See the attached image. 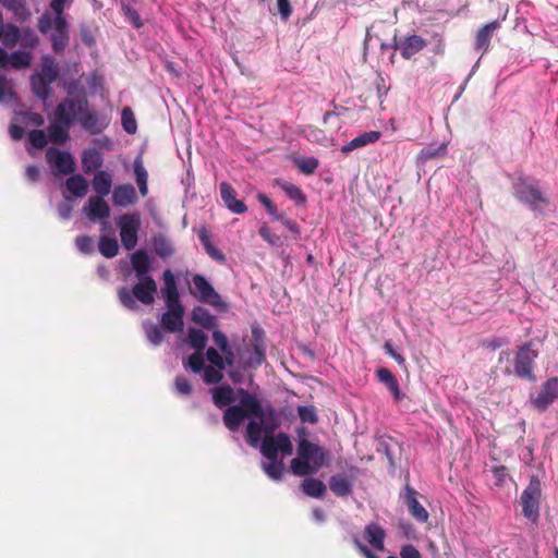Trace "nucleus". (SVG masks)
Wrapping results in <instances>:
<instances>
[{"label":"nucleus","mask_w":558,"mask_h":558,"mask_svg":"<svg viewBox=\"0 0 558 558\" xmlns=\"http://www.w3.org/2000/svg\"><path fill=\"white\" fill-rule=\"evenodd\" d=\"M240 404L248 414L246 439L251 447L257 448L260 437L272 434L279 426V420L272 407H264L258 399L245 389L238 390Z\"/></svg>","instance_id":"obj_1"},{"label":"nucleus","mask_w":558,"mask_h":558,"mask_svg":"<svg viewBox=\"0 0 558 558\" xmlns=\"http://www.w3.org/2000/svg\"><path fill=\"white\" fill-rule=\"evenodd\" d=\"M262 454L268 460L263 462L264 472L274 481H279L284 471L283 458L293 453V445L286 433H279L276 436L266 435L260 438L259 446Z\"/></svg>","instance_id":"obj_2"},{"label":"nucleus","mask_w":558,"mask_h":558,"mask_svg":"<svg viewBox=\"0 0 558 558\" xmlns=\"http://www.w3.org/2000/svg\"><path fill=\"white\" fill-rule=\"evenodd\" d=\"M158 292L157 282L154 278L136 279L132 288L126 286L120 287L117 291L120 304L129 310H138L137 302L149 306L155 303Z\"/></svg>","instance_id":"obj_3"},{"label":"nucleus","mask_w":558,"mask_h":558,"mask_svg":"<svg viewBox=\"0 0 558 558\" xmlns=\"http://www.w3.org/2000/svg\"><path fill=\"white\" fill-rule=\"evenodd\" d=\"M325 463V452L316 444L303 438L298 445V457L292 459L290 468L293 474L307 476L316 473Z\"/></svg>","instance_id":"obj_4"},{"label":"nucleus","mask_w":558,"mask_h":558,"mask_svg":"<svg viewBox=\"0 0 558 558\" xmlns=\"http://www.w3.org/2000/svg\"><path fill=\"white\" fill-rule=\"evenodd\" d=\"M116 225L120 230L122 246L126 251L135 248L138 242V232L141 229V215L138 213L123 214L116 218Z\"/></svg>","instance_id":"obj_5"},{"label":"nucleus","mask_w":558,"mask_h":558,"mask_svg":"<svg viewBox=\"0 0 558 558\" xmlns=\"http://www.w3.org/2000/svg\"><path fill=\"white\" fill-rule=\"evenodd\" d=\"M542 495L541 482L536 476H532L529 485L520 496L522 513L525 519L532 523H537L539 519V500Z\"/></svg>","instance_id":"obj_6"},{"label":"nucleus","mask_w":558,"mask_h":558,"mask_svg":"<svg viewBox=\"0 0 558 558\" xmlns=\"http://www.w3.org/2000/svg\"><path fill=\"white\" fill-rule=\"evenodd\" d=\"M514 196L523 204L530 206L532 210H536L538 205L546 203L538 184L534 179L519 177L512 185Z\"/></svg>","instance_id":"obj_7"},{"label":"nucleus","mask_w":558,"mask_h":558,"mask_svg":"<svg viewBox=\"0 0 558 558\" xmlns=\"http://www.w3.org/2000/svg\"><path fill=\"white\" fill-rule=\"evenodd\" d=\"M87 108L88 100L84 97L78 99L65 98L57 105L52 116L61 122L73 126L75 122H80V117Z\"/></svg>","instance_id":"obj_8"},{"label":"nucleus","mask_w":558,"mask_h":558,"mask_svg":"<svg viewBox=\"0 0 558 558\" xmlns=\"http://www.w3.org/2000/svg\"><path fill=\"white\" fill-rule=\"evenodd\" d=\"M192 282L195 289L192 293L199 302L209 304L219 311L226 310V303L222 301L213 284L203 275H194Z\"/></svg>","instance_id":"obj_9"},{"label":"nucleus","mask_w":558,"mask_h":558,"mask_svg":"<svg viewBox=\"0 0 558 558\" xmlns=\"http://www.w3.org/2000/svg\"><path fill=\"white\" fill-rule=\"evenodd\" d=\"M537 357V352L532 349V343H525L521 345L514 357V369L513 373L523 379L534 381L536 379L534 375V361Z\"/></svg>","instance_id":"obj_10"},{"label":"nucleus","mask_w":558,"mask_h":558,"mask_svg":"<svg viewBox=\"0 0 558 558\" xmlns=\"http://www.w3.org/2000/svg\"><path fill=\"white\" fill-rule=\"evenodd\" d=\"M46 158L54 175H68L75 171V160L69 151L49 147L46 151Z\"/></svg>","instance_id":"obj_11"},{"label":"nucleus","mask_w":558,"mask_h":558,"mask_svg":"<svg viewBox=\"0 0 558 558\" xmlns=\"http://www.w3.org/2000/svg\"><path fill=\"white\" fill-rule=\"evenodd\" d=\"M558 399V377H550L541 387L536 397L531 398L538 412H545Z\"/></svg>","instance_id":"obj_12"},{"label":"nucleus","mask_w":558,"mask_h":558,"mask_svg":"<svg viewBox=\"0 0 558 558\" xmlns=\"http://www.w3.org/2000/svg\"><path fill=\"white\" fill-rule=\"evenodd\" d=\"M395 50H399L402 58L409 60L415 53L420 52L426 46L425 39L418 35H410L404 38H399L397 33L393 36Z\"/></svg>","instance_id":"obj_13"},{"label":"nucleus","mask_w":558,"mask_h":558,"mask_svg":"<svg viewBox=\"0 0 558 558\" xmlns=\"http://www.w3.org/2000/svg\"><path fill=\"white\" fill-rule=\"evenodd\" d=\"M78 123L89 134L98 135L108 128L110 120L104 114L89 110L88 107L80 117Z\"/></svg>","instance_id":"obj_14"},{"label":"nucleus","mask_w":558,"mask_h":558,"mask_svg":"<svg viewBox=\"0 0 558 558\" xmlns=\"http://www.w3.org/2000/svg\"><path fill=\"white\" fill-rule=\"evenodd\" d=\"M265 357L264 343H253L240 354V363L244 369H256L264 363Z\"/></svg>","instance_id":"obj_15"},{"label":"nucleus","mask_w":558,"mask_h":558,"mask_svg":"<svg viewBox=\"0 0 558 558\" xmlns=\"http://www.w3.org/2000/svg\"><path fill=\"white\" fill-rule=\"evenodd\" d=\"M417 493L411 486L407 485L404 492L400 495L403 504L408 507L410 514L421 523L428 520L429 514L427 510L418 502Z\"/></svg>","instance_id":"obj_16"},{"label":"nucleus","mask_w":558,"mask_h":558,"mask_svg":"<svg viewBox=\"0 0 558 558\" xmlns=\"http://www.w3.org/2000/svg\"><path fill=\"white\" fill-rule=\"evenodd\" d=\"M219 191L221 199L231 213L241 215L247 210L246 205L236 198V192L229 183L221 182Z\"/></svg>","instance_id":"obj_17"},{"label":"nucleus","mask_w":558,"mask_h":558,"mask_svg":"<svg viewBox=\"0 0 558 558\" xmlns=\"http://www.w3.org/2000/svg\"><path fill=\"white\" fill-rule=\"evenodd\" d=\"M131 265L136 279L153 278L151 260L145 250H137L131 255Z\"/></svg>","instance_id":"obj_18"},{"label":"nucleus","mask_w":558,"mask_h":558,"mask_svg":"<svg viewBox=\"0 0 558 558\" xmlns=\"http://www.w3.org/2000/svg\"><path fill=\"white\" fill-rule=\"evenodd\" d=\"M84 211L92 221L108 219L110 216V207L104 197L90 196Z\"/></svg>","instance_id":"obj_19"},{"label":"nucleus","mask_w":558,"mask_h":558,"mask_svg":"<svg viewBox=\"0 0 558 558\" xmlns=\"http://www.w3.org/2000/svg\"><path fill=\"white\" fill-rule=\"evenodd\" d=\"M112 202L114 206L128 207L137 202L136 190L132 184H120L114 186L112 192Z\"/></svg>","instance_id":"obj_20"},{"label":"nucleus","mask_w":558,"mask_h":558,"mask_svg":"<svg viewBox=\"0 0 558 558\" xmlns=\"http://www.w3.org/2000/svg\"><path fill=\"white\" fill-rule=\"evenodd\" d=\"M385 537V530L377 523H369L364 529V538L374 550H384Z\"/></svg>","instance_id":"obj_21"},{"label":"nucleus","mask_w":558,"mask_h":558,"mask_svg":"<svg viewBox=\"0 0 558 558\" xmlns=\"http://www.w3.org/2000/svg\"><path fill=\"white\" fill-rule=\"evenodd\" d=\"M377 379L383 383L392 395L395 401L399 402L404 398V393L400 390L399 383L395 375L386 367H379L376 371Z\"/></svg>","instance_id":"obj_22"},{"label":"nucleus","mask_w":558,"mask_h":558,"mask_svg":"<svg viewBox=\"0 0 558 558\" xmlns=\"http://www.w3.org/2000/svg\"><path fill=\"white\" fill-rule=\"evenodd\" d=\"M500 27L498 21H493L481 27L475 36L474 47L485 53L488 50L493 34Z\"/></svg>","instance_id":"obj_23"},{"label":"nucleus","mask_w":558,"mask_h":558,"mask_svg":"<svg viewBox=\"0 0 558 558\" xmlns=\"http://www.w3.org/2000/svg\"><path fill=\"white\" fill-rule=\"evenodd\" d=\"M245 418L248 414L242 405H231L225 411L223 423L231 432H236Z\"/></svg>","instance_id":"obj_24"},{"label":"nucleus","mask_w":558,"mask_h":558,"mask_svg":"<svg viewBox=\"0 0 558 558\" xmlns=\"http://www.w3.org/2000/svg\"><path fill=\"white\" fill-rule=\"evenodd\" d=\"M71 125L61 122L52 116L48 126V136L52 143L64 144L70 138Z\"/></svg>","instance_id":"obj_25"},{"label":"nucleus","mask_w":558,"mask_h":558,"mask_svg":"<svg viewBox=\"0 0 558 558\" xmlns=\"http://www.w3.org/2000/svg\"><path fill=\"white\" fill-rule=\"evenodd\" d=\"M381 136L379 131H368L354 137L352 141L341 147L343 154H349L357 148L365 147L369 144L376 143Z\"/></svg>","instance_id":"obj_26"},{"label":"nucleus","mask_w":558,"mask_h":558,"mask_svg":"<svg viewBox=\"0 0 558 558\" xmlns=\"http://www.w3.org/2000/svg\"><path fill=\"white\" fill-rule=\"evenodd\" d=\"M21 39V29L12 24H4L2 13L0 12V40L8 48L15 47Z\"/></svg>","instance_id":"obj_27"},{"label":"nucleus","mask_w":558,"mask_h":558,"mask_svg":"<svg viewBox=\"0 0 558 558\" xmlns=\"http://www.w3.org/2000/svg\"><path fill=\"white\" fill-rule=\"evenodd\" d=\"M81 160L83 171L86 174L95 172L104 163L102 154L96 147L83 150Z\"/></svg>","instance_id":"obj_28"},{"label":"nucleus","mask_w":558,"mask_h":558,"mask_svg":"<svg viewBox=\"0 0 558 558\" xmlns=\"http://www.w3.org/2000/svg\"><path fill=\"white\" fill-rule=\"evenodd\" d=\"M93 189L96 192V197H105L111 191L112 177L105 170H98L95 172L93 181Z\"/></svg>","instance_id":"obj_29"},{"label":"nucleus","mask_w":558,"mask_h":558,"mask_svg":"<svg viewBox=\"0 0 558 558\" xmlns=\"http://www.w3.org/2000/svg\"><path fill=\"white\" fill-rule=\"evenodd\" d=\"M52 82H48L47 78L35 73L31 76V87L33 94L40 100H48L51 97Z\"/></svg>","instance_id":"obj_30"},{"label":"nucleus","mask_w":558,"mask_h":558,"mask_svg":"<svg viewBox=\"0 0 558 558\" xmlns=\"http://www.w3.org/2000/svg\"><path fill=\"white\" fill-rule=\"evenodd\" d=\"M40 76L47 78L48 82L54 83L59 77V64L50 54H44L40 60Z\"/></svg>","instance_id":"obj_31"},{"label":"nucleus","mask_w":558,"mask_h":558,"mask_svg":"<svg viewBox=\"0 0 558 558\" xmlns=\"http://www.w3.org/2000/svg\"><path fill=\"white\" fill-rule=\"evenodd\" d=\"M330 490L338 497H345L352 493V483L343 474L332 475L329 480Z\"/></svg>","instance_id":"obj_32"},{"label":"nucleus","mask_w":558,"mask_h":558,"mask_svg":"<svg viewBox=\"0 0 558 558\" xmlns=\"http://www.w3.org/2000/svg\"><path fill=\"white\" fill-rule=\"evenodd\" d=\"M65 187L69 193L75 197H83L88 192V183L82 174H72L65 181Z\"/></svg>","instance_id":"obj_33"},{"label":"nucleus","mask_w":558,"mask_h":558,"mask_svg":"<svg viewBox=\"0 0 558 558\" xmlns=\"http://www.w3.org/2000/svg\"><path fill=\"white\" fill-rule=\"evenodd\" d=\"M213 400L218 408L230 405L235 401L234 390L228 386H219L213 389Z\"/></svg>","instance_id":"obj_34"},{"label":"nucleus","mask_w":558,"mask_h":558,"mask_svg":"<svg viewBox=\"0 0 558 558\" xmlns=\"http://www.w3.org/2000/svg\"><path fill=\"white\" fill-rule=\"evenodd\" d=\"M447 150L448 146L446 143L430 144L418 153L417 163L424 165L428 160L446 155Z\"/></svg>","instance_id":"obj_35"},{"label":"nucleus","mask_w":558,"mask_h":558,"mask_svg":"<svg viewBox=\"0 0 558 558\" xmlns=\"http://www.w3.org/2000/svg\"><path fill=\"white\" fill-rule=\"evenodd\" d=\"M151 242L155 254L160 258L166 259L173 255L174 247L171 241L165 235L157 234L153 238Z\"/></svg>","instance_id":"obj_36"},{"label":"nucleus","mask_w":558,"mask_h":558,"mask_svg":"<svg viewBox=\"0 0 558 558\" xmlns=\"http://www.w3.org/2000/svg\"><path fill=\"white\" fill-rule=\"evenodd\" d=\"M192 320L202 326L203 328H206V329H211L216 326V318L214 315H211V313L203 307V306H195L193 310H192Z\"/></svg>","instance_id":"obj_37"},{"label":"nucleus","mask_w":558,"mask_h":558,"mask_svg":"<svg viewBox=\"0 0 558 558\" xmlns=\"http://www.w3.org/2000/svg\"><path fill=\"white\" fill-rule=\"evenodd\" d=\"M181 313H163L161 315V325L169 332H179L183 330L184 322Z\"/></svg>","instance_id":"obj_38"},{"label":"nucleus","mask_w":558,"mask_h":558,"mask_svg":"<svg viewBox=\"0 0 558 558\" xmlns=\"http://www.w3.org/2000/svg\"><path fill=\"white\" fill-rule=\"evenodd\" d=\"M208 337L206 333L197 328L190 327L185 342L195 351H204L207 345Z\"/></svg>","instance_id":"obj_39"},{"label":"nucleus","mask_w":558,"mask_h":558,"mask_svg":"<svg viewBox=\"0 0 558 558\" xmlns=\"http://www.w3.org/2000/svg\"><path fill=\"white\" fill-rule=\"evenodd\" d=\"M2 5L14 13L17 20L24 22L31 16L26 0H0Z\"/></svg>","instance_id":"obj_40"},{"label":"nucleus","mask_w":558,"mask_h":558,"mask_svg":"<svg viewBox=\"0 0 558 558\" xmlns=\"http://www.w3.org/2000/svg\"><path fill=\"white\" fill-rule=\"evenodd\" d=\"M302 490L310 497L320 498L326 493V485L318 478L310 477L303 481Z\"/></svg>","instance_id":"obj_41"},{"label":"nucleus","mask_w":558,"mask_h":558,"mask_svg":"<svg viewBox=\"0 0 558 558\" xmlns=\"http://www.w3.org/2000/svg\"><path fill=\"white\" fill-rule=\"evenodd\" d=\"M143 330H144V333L146 336V339L148 340V342L155 347L161 344V342L163 341V335H162V331L160 329V327L150 322V320H144L143 324Z\"/></svg>","instance_id":"obj_42"},{"label":"nucleus","mask_w":558,"mask_h":558,"mask_svg":"<svg viewBox=\"0 0 558 558\" xmlns=\"http://www.w3.org/2000/svg\"><path fill=\"white\" fill-rule=\"evenodd\" d=\"M100 254L107 258H113L119 252V244L116 238L101 235L98 243Z\"/></svg>","instance_id":"obj_43"},{"label":"nucleus","mask_w":558,"mask_h":558,"mask_svg":"<svg viewBox=\"0 0 558 558\" xmlns=\"http://www.w3.org/2000/svg\"><path fill=\"white\" fill-rule=\"evenodd\" d=\"M31 62L32 54L28 51L15 50L10 54L9 64L16 70L28 68Z\"/></svg>","instance_id":"obj_44"},{"label":"nucleus","mask_w":558,"mask_h":558,"mask_svg":"<svg viewBox=\"0 0 558 558\" xmlns=\"http://www.w3.org/2000/svg\"><path fill=\"white\" fill-rule=\"evenodd\" d=\"M15 99L13 85L7 76L0 74V104H11Z\"/></svg>","instance_id":"obj_45"},{"label":"nucleus","mask_w":558,"mask_h":558,"mask_svg":"<svg viewBox=\"0 0 558 558\" xmlns=\"http://www.w3.org/2000/svg\"><path fill=\"white\" fill-rule=\"evenodd\" d=\"M205 361L206 360L203 351H195V353L187 357L186 362L184 363V367L190 368L195 374H201L206 367Z\"/></svg>","instance_id":"obj_46"},{"label":"nucleus","mask_w":558,"mask_h":558,"mask_svg":"<svg viewBox=\"0 0 558 558\" xmlns=\"http://www.w3.org/2000/svg\"><path fill=\"white\" fill-rule=\"evenodd\" d=\"M121 10L134 28L138 29L143 26V21L138 12L133 7H131L126 0H121Z\"/></svg>","instance_id":"obj_47"},{"label":"nucleus","mask_w":558,"mask_h":558,"mask_svg":"<svg viewBox=\"0 0 558 558\" xmlns=\"http://www.w3.org/2000/svg\"><path fill=\"white\" fill-rule=\"evenodd\" d=\"M281 189L284 191L287 196L294 201L296 205H302L305 203L306 198L301 189L292 183L283 182L280 184Z\"/></svg>","instance_id":"obj_48"},{"label":"nucleus","mask_w":558,"mask_h":558,"mask_svg":"<svg viewBox=\"0 0 558 558\" xmlns=\"http://www.w3.org/2000/svg\"><path fill=\"white\" fill-rule=\"evenodd\" d=\"M121 124L128 134H134L137 130L136 120L130 107H125L121 113Z\"/></svg>","instance_id":"obj_49"},{"label":"nucleus","mask_w":558,"mask_h":558,"mask_svg":"<svg viewBox=\"0 0 558 558\" xmlns=\"http://www.w3.org/2000/svg\"><path fill=\"white\" fill-rule=\"evenodd\" d=\"M165 287L162 289V296L166 295H177L179 294L177 280L174 275L170 269H166L162 274Z\"/></svg>","instance_id":"obj_50"},{"label":"nucleus","mask_w":558,"mask_h":558,"mask_svg":"<svg viewBox=\"0 0 558 558\" xmlns=\"http://www.w3.org/2000/svg\"><path fill=\"white\" fill-rule=\"evenodd\" d=\"M49 136L43 130H33L28 133V143L36 149H43L47 146Z\"/></svg>","instance_id":"obj_51"},{"label":"nucleus","mask_w":558,"mask_h":558,"mask_svg":"<svg viewBox=\"0 0 558 558\" xmlns=\"http://www.w3.org/2000/svg\"><path fill=\"white\" fill-rule=\"evenodd\" d=\"M69 39H70L69 33L53 32L50 35L52 50L56 53L63 52V50L66 48V46L69 44Z\"/></svg>","instance_id":"obj_52"},{"label":"nucleus","mask_w":558,"mask_h":558,"mask_svg":"<svg viewBox=\"0 0 558 558\" xmlns=\"http://www.w3.org/2000/svg\"><path fill=\"white\" fill-rule=\"evenodd\" d=\"M20 44L29 49H34L39 44V38L31 27H24L21 29Z\"/></svg>","instance_id":"obj_53"},{"label":"nucleus","mask_w":558,"mask_h":558,"mask_svg":"<svg viewBox=\"0 0 558 558\" xmlns=\"http://www.w3.org/2000/svg\"><path fill=\"white\" fill-rule=\"evenodd\" d=\"M298 415L302 423L315 424L318 422V416L313 405H299Z\"/></svg>","instance_id":"obj_54"},{"label":"nucleus","mask_w":558,"mask_h":558,"mask_svg":"<svg viewBox=\"0 0 558 558\" xmlns=\"http://www.w3.org/2000/svg\"><path fill=\"white\" fill-rule=\"evenodd\" d=\"M299 170L304 174H313L318 168V160L314 157L299 158L295 160Z\"/></svg>","instance_id":"obj_55"},{"label":"nucleus","mask_w":558,"mask_h":558,"mask_svg":"<svg viewBox=\"0 0 558 558\" xmlns=\"http://www.w3.org/2000/svg\"><path fill=\"white\" fill-rule=\"evenodd\" d=\"M223 369H219L213 365L206 366L201 374H203V380L208 385L218 384L223 375Z\"/></svg>","instance_id":"obj_56"},{"label":"nucleus","mask_w":558,"mask_h":558,"mask_svg":"<svg viewBox=\"0 0 558 558\" xmlns=\"http://www.w3.org/2000/svg\"><path fill=\"white\" fill-rule=\"evenodd\" d=\"M205 360L219 369H226V362L222 355L213 347L206 350Z\"/></svg>","instance_id":"obj_57"},{"label":"nucleus","mask_w":558,"mask_h":558,"mask_svg":"<svg viewBox=\"0 0 558 558\" xmlns=\"http://www.w3.org/2000/svg\"><path fill=\"white\" fill-rule=\"evenodd\" d=\"M167 311L165 313H181L184 314V307L180 302L179 294L163 296Z\"/></svg>","instance_id":"obj_58"},{"label":"nucleus","mask_w":558,"mask_h":558,"mask_svg":"<svg viewBox=\"0 0 558 558\" xmlns=\"http://www.w3.org/2000/svg\"><path fill=\"white\" fill-rule=\"evenodd\" d=\"M77 250L83 254H92L94 252V240L89 235H80L75 240Z\"/></svg>","instance_id":"obj_59"},{"label":"nucleus","mask_w":558,"mask_h":558,"mask_svg":"<svg viewBox=\"0 0 558 558\" xmlns=\"http://www.w3.org/2000/svg\"><path fill=\"white\" fill-rule=\"evenodd\" d=\"M134 175H135V180H136L137 184L138 183H147L148 173H147L145 167L143 166V161H142L141 157H137L134 160Z\"/></svg>","instance_id":"obj_60"},{"label":"nucleus","mask_w":558,"mask_h":558,"mask_svg":"<svg viewBox=\"0 0 558 558\" xmlns=\"http://www.w3.org/2000/svg\"><path fill=\"white\" fill-rule=\"evenodd\" d=\"M73 205L69 198L60 202L57 206V211L62 220H69L71 218Z\"/></svg>","instance_id":"obj_61"},{"label":"nucleus","mask_w":558,"mask_h":558,"mask_svg":"<svg viewBox=\"0 0 558 558\" xmlns=\"http://www.w3.org/2000/svg\"><path fill=\"white\" fill-rule=\"evenodd\" d=\"M174 387L178 393L187 396L192 391L191 384L184 376H177L174 380Z\"/></svg>","instance_id":"obj_62"},{"label":"nucleus","mask_w":558,"mask_h":558,"mask_svg":"<svg viewBox=\"0 0 558 558\" xmlns=\"http://www.w3.org/2000/svg\"><path fill=\"white\" fill-rule=\"evenodd\" d=\"M213 341L221 352L230 347L227 336L218 329L213 331Z\"/></svg>","instance_id":"obj_63"},{"label":"nucleus","mask_w":558,"mask_h":558,"mask_svg":"<svg viewBox=\"0 0 558 558\" xmlns=\"http://www.w3.org/2000/svg\"><path fill=\"white\" fill-rule=\"evenodd\" d=\"M400 558H422V556L413 545L407 544L400 549Z\"/></svg>","instance_id":"obj_64"}]
</instances>
